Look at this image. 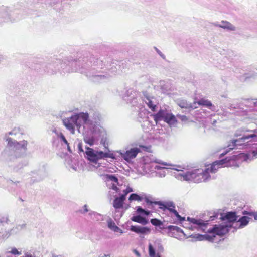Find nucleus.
<instances>
[{
	"label": "nucleus",
	"instance_id": "obj_1",
	"mask_svg": "<svg viewBox=\"0 0 257 257\" xmlns=\"http://www.w3.org/2000/svg\"><path fill=\"white\" fill-rule=\"evenodd\" d=\"M236 163H232L227 158L213 162L210 166L205 170L202 169H195L191 172H184L183 167L180 166L171 165V169L176 170L178 173L175 176L177 178L186 181H191L195 183H199L208 180L211 177V174L216 172L217 170L223 167H229L234 165Z\"/></svg>",
	"mask_w": 257,
	"mask_h": 257
},
{
	"label": "nucleus",
	"instance_id": "obj_2",
	"mask_svg": "<svg viewBox=\"0 0 257 257\" xmlns=\"http://www.w3.org/2000/svg\"><path fill=\"white\" fill-rule=\"evenodd\" d=\"M219 218L224 221L225 224L215 225L212 228L208 229L207 232L212 234V236L209 235H202L195 234L192 236L193 238L197 239L198 240H203L204 239L212 241L213 237L216 235L222 236L227 233L229 229L232 226L233 224L237 220V216L235 212H229L225 215L220 214Z\"/></svg>",
	"mask_w": 257,
	"mask_h": 257
},
{
	"label": "nucleus",
	"instance_id": "obj_3",
	"mask_svg": "<svg viewBox=\"0 0 257 257\" xmlns=\"http://www.w3.org/2000/svg\"><path fill=\"white\" fill-rule=\"evenodd\" d=\"M98 120V118L90 119L88 113H76L69 118L63 119V122L65 127L73 134L75 133V125L79 127L82 124L92 125L97 123Z\"/></svg>",
	"mask_w": 257,
	"mask_h": 257
},
{
	"label": "nucleus",
	"instance_id": "obj_4",
	"mask_svg": "<svg viewBox=\"0 0 257 257\" xmlns=\"http://www.w3.org/2000/svg\"><path fill=\"white\" fill-rule=\"evenodd\" d=\"M252 132H253V134L248 135H244L241 138L232 140L231 143L229 144L228 146V149H226L224 152L220 154V156L222 157L225 155L230 150H233L235 148L239 149H243L244 148V146H246L245 144L249 142V141H250V139H252L254 141H256L257 128L253 131H252Z\"/></svg>",
	"mask_w": 257,
	"mask_h": 257
},
{
	"label": "nucleus",
	"instance_id": "obj_5",
	"mask_svg": "<svg viewBox=\"0 0 257 257\" xmlns=\"http://www.w3.org/2000/svg\"><path fill=\"white\" fill-rule=\"evenodd\" d=\"M85 153L87 156L88 159L94 162H96L98 160L107 158H112L113 154L108 151H98L93 150L89 147H86Z\"/></svg>",
	"mask_w": 257,
	"mask_h": 257
},
{
	"label": "nucleus",
	"instance_id": "obj_6",
	"mask_svg": "<svg viewBox=\"0 0 257 257\" xmlns=\"http://www.w3.org/2000/svg\"><path fill=\"white\" fill-rule=\"evenodd\" d=\"M156 123H157L159 120H163L170 125H174L176 122V118L172 115V113H156L153 115Z\"/></svg>",
	"mask_w": 257,
	"mask_h": 257
},
{
	"label": "nucleus",
	"instance_id": "obj_7",
	"mask_svg": "<svg viewBox=\"0 0 257 257\" xmlns=\"http://www.w3.org/2000/svg\"><path fill=\"white\" fill-rule=\"evenodd\" d=\"M105 178L107 186L109 189H112L116 192L119 191V189L117 186H120V184L116 176L107 174L105 175Z\"/></svg>",
	"mask_w": 257,
	"mask_h": 257
},
{
	"label": "nucleus",
	"instance_id": "obj_8",
	"mask_svg": "<svg viewBox=\"0 0 257 257\" xmlns=\"http://www.w3.org/2000/svg\"><path fill=\"white\" fill-rule=\"evenodd\" d=\"M188 220L192 224L190 227H189L190 229L193 230L194 229L196 228L198 230L200 229L205 231L206 225L207 223H205L203 220L201 219H196L189 217L188 218Z\"/></svg>",
	"mask_w": 257,
	"mask_h": 257
},
{
	"label": "nucleus",
	"instance_id": "obj_9",
	"mask_svg": "<svg viewBox=\"0 0 257 257\" xmlns=\"http://www.w3.org/2000/svg\"><path fill=\"white\" fill-rule=\"evenodd\" d=\"M6 140L8 141V145L11 147H13L14 149L18 150L23 149L25 151L27 149L28 144L27 141L23 140L18 142L16 140H12L9 137H8Z\"/></svg>",
	"mask_w": 257,
	"mask_h": 257
},
{
	"label": "nucleus",
	"instance_id": "obj_10",
	"mask_svg": "<svg viewBox=\"0 0 257 257\" xmlns=\"http://www.w3.org/2000/svg\"><path fill=\"white\" fill-rule=\"evenodd\" d=\"M139 151L140 149L139 148H134L126 151L124 153L121 154V156L124 160L128 161L135 158Z\"/></svg>",
	"mask_w": 257,
	"mask_h": 257
},
{
	"label": "nucleus",
	"instance_id": "obj_11",
	"mask_svg": "<svg viewBox=\"0 0 257 257\" xmlns=\"http://www.w3.org/2000/svg\"><path fill=\"white\" fill-rule=\"evenodd\" d=\"M155 203L160 206V208L163 209H167L170 212H172L175 210V206L173 202L167 201L162 202L160 201L155 202Z\"/></svg>",
	"mask_w": 257,
	"mask_h": 257
},
{
	"label": "nucleus",
	"instance_id": "obj_12",
	"mask_svg": "<svg viewBox=\"0 0 257 257\" xmlns=\"http://www.w3.org/2000/svg\"><path fill=\"white\" fill-rule=\"evenodd\" d=\"M130 230L138 234H146L150 232V229L147 227H142L137 225H132Z\"/></svg>",
	"mask_w": 257,
	"mask_h": 257
},
{
	"label": "nucleus",
	"instance_id": "obj_13",
	"mask_svg": "<svg viewBox=\"0 0 257 257\" xmlns=\"http://www.w3.org/2000/svg\"><path fill=\"white\" fill-rule=\"evenodd\" d=\"M107 223L108 227L112 231L115 232H120V233H123V231L115 225V222L112 220L111 218H109L107 220Z\"/></svg>",
	"mask_w": 257,
	"mask_h": 257
},
{
	"label": "nucleus",
	"instance_id": "obj_14",
	"mask_svg": "<svg viewBox=\"0 0 257 257\" xmlns=\"http://www.w3.org/2000/svg\"><path fill=\"white\" fill-rule=\"evenodd\" d=\"M249 220L250 218L246 216H243L240 217L236 222V226H238L239 228H242L247 225Z\"/></svg>",
	"mask_w": 257,
	"mask_h": 257
},
{
	"label": "nucleus",
	"instance_id": "obj_15",
	"mask_svg": "<svg viewBox=\"0 0 257 257\" xmlns=\"http://www.w3.org/2000/svg\"><path fill=\"white\" fill-rule=\"evenodd\" d=\"M125 200L124 196H120L119 197H116L113 201V207L115 209L121 208L123 204V202Z\"/></svg>",
	"mask_w": 257,
	"mask_h": 257
},
{
	"label": "nucleus",
	"instance_id": "obj_16",
	"mask_svg": "<svg viewBox=\"0 0 257 257\" xmlns=\"http://www.w3.org/2000/svg\"><path fill=\"white\" fill-rule=\"evenodd\" d=\"M133 221L141 224L143 225H145L148 223V221L145 218L140 215L133 216L131 218Z\"/></svg>",
	"mask_w": 257,
	"mask_h": 257
},
{
	"label": "nucleus",
	"instance_id": "obj_17",
	"mask_svg": "<svg viewBox=\"0 0 257 257\" xmlns=\"http://www.w3.org/2000/svg\"><path fill=\"white\" fill-rule=\"evenodd\" d=\"M222 25H219L218 26L219 27L227 29L230 30H235V28L234 26H233L230 23L227 21H222L221 22Z\"/></svg>",
	"mask_w": 257,
	"mask_h": 257
},
{
	"label": "nucleus",
	"instance_id": "obj_18",
	"mask_svg": "<svg viewBox=\"0 0 257 257\" xmlns=\"http://www.w3.org/2000/svg\"><path fill=\"white\" fill-rule=\"evenodd\" d=\"M197 103L199 105L205 106L210 109H211V107L212 106V103L210 101L203 98L200 99Z\"/></svg>",
	"mask_w": 257,
	"mask_h": 257
},
{
	"label": "nucleus",
	"instance_id": "obj_19",
	"mask_svg": "<svg viewBox=\"0 0 257 257\" xmlns=\"http://www.w3.org/2000/svg\"><path fill=\"white\" fill-rule=\"evenodd\" d=\"M25 227V224L18 225L17 226H16L15 227L13 228L11 230V233L9 234H8V235L7 236H5V237H8L11 234H14V233L16 234L20 230L23 229Z\"/></svg>",
	"mask_w": 257,
	"mask_h": 257
},
{
	"label": "nucleus",
	"instance_id": "obj_20",
	"mask_svg": "<svg viewBox=\"0 0 257 257\" xmlns=\"http://www.w3.org/2000/svg\"><path fill=\"white\" fill-rule=\"evenodd\" d=\"M9 135H17L18 134H23L24 130L19 127L14 128L11 131L9 132Z\"/></svg>",
	"mask_w": 257,
	"mask_h": 257
},
{
	"label": "nucleus",
	"instance_id": "obj_21",
	"mask_svg": "<svg viewBox=\"0 0 257 257\" xmlns=\"http://www.w3.org/2000/svg\"><path fill=\"white\" fill-rule=\"evenodd\" d=\"M143 199V196H141L137 194L136 193H133L130 195L128 200L130 201H141Z\"/></svg>",
	"mask_w": 257,
	"mask_h": 257
},
{
	"label": "nucleus",
	"instance_id": "obj_22",
	"mask_svg": "<svg viewBox=\"0 0 257 257\" xmlns=\"http://www.w3.org/2000/svg\"><path fill=\"white\" fill-rule=\"evenodd\" d=\"M149 254L150 257H161L158 254H156L155 250L151 243L149 244Z\"/></svg>",
	"mask_w": 257,
	"mask_h": 257
},
{
	"label": "nucleus",
	"instance_id": "obj_23",
	"mask_svg": "<svg viewBox=\"0 0 257 257\" xmlns=\"http://www.w3.org/2000/svg\"><path fill=\"white\" fill-rule=\"evenodd\" d=\"M242 214L243 215H247L253 217L255 220L257 221V211H243L242 212Z\"/></svg>",
	"mask_w": 257,
	"mask_h": 257
},
{
	"label": "nucleus",
	"instance_id": "obj_24",
	"mask_svg": "<svg viewBox=\"0 0 257 257\" xmlns=\"http://www.w3.org/2000/svg\"><path fill=\"white\" fill-rule=\"evenodd\" d=\"M84 142L89 144L90 146H92L94 143V139L93 137H86L84 139Z\"/></svg>",
	"mask_w": 257,
	"mask_h": 257
},
{
	"label": "nucleus",
	"instance_id": "obj_25",
	"mask_svg": "<svg viewBox=\"0 0 257 257\" xmlns=\"http://www.w3.org/2000/svg\"><path fill=\"white\" fill-rule=\"evenodd\" d=\"M148 101L147 102V106L151 109L152 111H155L156 105L152 100L148 99Z\"/></svg>",
	"mask_w": 257,
	"mask_h": 257
},
{
	"label": "nucleus",
	"instance_id": "obj_26",
	"mask_svg": "<svg viewBox=\"0 0 257 257\" xmlns=\"http://www.w3.org/2000/svg\"><path fill=\"white\" fill-rule=\"evenodd\" d=\"M151 223L154 226H159L162 225V222L157 219H152L151 220Z\"/></svg>",
	"mask_w": 257,
	"mask_h": 257
},
{
	"label": "nucleus",
	"instance_id": "obj_27",
	"mask_svg": "<svg viewBox=\"0 0 257 257\" xmlns=\"http://www.w3.org/2000/svg\"><path fill=\"white\" fill-rule=\"evenodd\" d=\"M9 221V219L8 215L0 216V223H8Z\"/></svg>",
	"mask_w": 257,
	"mask_h": 257
},
{
	"label": "nucleus",
	"instance_id": "obj_28",
	"mask_svg": "<svg viewBox=\"0 0 257 257\" xmlns=\"http://www.w3.org/2000/svg\"><path fill=\"white\" fill-rule=\"evenodd\" d=\"M172 213H173L174 215L177 218V219L180 221H184L185 220V218L182 217L175 209L173 210Z\"/></svg>",
	"mask_w": 257,
	"mask_h": 257
},
{
	"label": "nucleus",
	"instance_id": "obj_29",
	"mask_svg": "<svg viewBox=\"0 0 257 257\" xmlns=\"http://www.w3.org/2000/svg\"><path fill=\"white\" fill-rule=\"evenodd\" d=\"M133 191L132 188H131L130 187H128H128L126 188V189L123 191L124 194H123L121 195V196H124V198H125H125H126V195H127L128 193H130V192H133Z\"/></svg>",
	"mask_w": 257,
	"mask_h": 257
},
{
	"label": "nucleus",
	"instance_id": "obj_30",
	"mask_svg": "<svg viewBox=\"0 0 257 257\" xmlns=\"http://www.w3.org/2000/svg\"><path fill=\"white\" fill-rule=\"evenodd\" d=\"M59 136L60 138V139L63 141V142L66 145H67V146H68V142L67 141V140L66 139V138H65V136L63 135V134L62 133H60Z\"/></svg>",
	"mask_w": 257,
	"mask_h": 257
},
{
	"label": "nucleus",
	"instance_id": "obj_31",
	"mask_svg": "<svg viewBox=\"0 0 257 257\" xmlns=\"http://www.w3.org/2000/svg\"><path fill=\"white\" fill-rule=\"evenodd\" d=\"M10 252L14 255H20L21 254V252L19 251L16 248H13Z\"/></svg>",
	"mask_w": 257,
	"mask_h": 257
},
{
	"label": "nucleus",
	"instance_id": "obj_32",
	"mask_svg": "<svg viewBox=\"0 0 257 257\" xmlns=\"http://www.w3.org/2000/svg\"><path fill=\"white\" fill-rule=\"evenodd\" d=\"M246 156L243 153H240L238 155V157H235V156H232V158H233V159H238V158H244V160H245V158H246Z\"/></svg>",
	"mask_w": 257,
	"mask_h": 257
},
{
	"label": "nucleus",
	"instance_id": "obj_33",
	"mask_svg": "<svg viewBox=\"0 0 257 257\" xmlns=\"http://www.w3.org/2000/svg\"><path fill=\"white\" fill-rule=\"evenodd\" d=\"M145 202L147 203V204H148V205H153V204H155V205H156V204L155 203V202L156 201L153 202V201H152L150 200H149L148 198H147V197H145Z\"/></svg>",
	"mask_w": 257,
	"mask_h": 257
},
{
	"label": "nucleus",
	"instance_id": "obj_34",
	"mask_svg": "<svg viewBox=\"0 0 257 257\" xmlns=\"http://www.w3.org/2000/svg\"><path fill=\"white\" fill-rule=\"evenodd\" d=\"M137 212L138 213H142L144 214V212H145V210L143 209L142 207L138 206L137 207Z\"/></svg>",
	"mask_w": 257,
	"mask_h": 257
},
{
	"label": "nucleus",
	"instance_id": "obj_35",
	"mask_svg": "<svg viewBox=\"0 0 257 257\" xmlns=\"http://www.w3.org/2000/svg\"><path fill=\"white\" fill-rule=\"evenodd\" d=\"M106 139H102L101 141V144H103V146L105 147V148H106L107 150H108V148H107V143H106Z\"/></svg>",
	"mask_w": 257,
	"mask_h": 257
},
{
	"label": "nucleus",
	"instance_id": "obj_36",
	"mask_svg": "<svg viewBox=\"0 0 257 257\" xmlns=\"http://www.w3.org/2000/svg\"><path fill=\"white\" fill-rule=\"evenodd\" d=\"M177 117L179 118L182 121H185L187 120V117L184 115H178Z\"/></svg>",
	"mask_w": 257,
	"mask_h": 257
},
{
	"label": "nucleus",
	"instance_id": "obj_37",
	"mask_svg": "<svg viewBox=\"0 0 257 257\" xmlns=\"http://www.w3.org/2000/svg\"><path fill=\"white\" fill-rule=\"evenodd\" d=\"M155 162L156 163H158L159 164H161V165H164V166L168 165V164L166 163L163 162H162V161H161V160H155Z\"/></svg>",
	"mask_w": 257,
	"mask_h": 257
},
{
	"label": "nucleus",
	"instance_id": "obj_38",
	"mask_svg": "<svg viewBox=\"0 0 257 257\" xmlns=\"http://www.w3.org/2000/svg\"><path fill=\"white\" fill-rule=\"evenodd\" d=\"M158 251L160 252L163 251V247L160 243H158Z\"/></svg>",
	"mask_w": 257,
	"mask_h": 257
},
{
	"label": "nucleus",
	"instance_id": "obj_39",
	"mask_svg": "<svg viewBox=\"0 0 257 257\" xmlns=\"http://www.w3.org/2000/svg\"><path fill=\"white\" fill-rule=\"evenodd\" d=\"M219 214L218 213H214L213 216H210V218L212 220H214L215 218H218Z\"/></svg>",
	"mask_w": 257,
	"mask_h": 257
},
{
	"label": "nucleus",
	"instance_id": "obj_40",
	"mask_svg": "<svg viewBox=\"0 0 257 257\" xmlns=\"http://www.w3.org/2000/svg\"><path fill=\"white\" fill-rule=\"evenodd\" d=\"M78 149H79V151H80V152H84L83 149H82V144L81 143H79L78 145Z\"/></svg>",
	"mask_w": 257,
	"mask_h": 257
},
{
	"label": "nucleus",
	"instance_id": "obj_41",
	"mask_svg": "<svg viewBox=\"0 0 257 257\" xmlns=\"http://www.w3.org/2000/svg\"><path fill=\"white\" fill-rule=\"evenodd\" d=\"M174 228H175V230L177 231V232H181L182 233H183V231H182V230L181 229H180V228L178 227H174Z\"/></svg>",
	"mask_w": 257,
	"mask_h": 257
},
{
	"label": "nucleus",
	"instance_id": "obj_42",
	"mask_svg": "<svg viewBox=\"0 0 257 257\" xmlns=\"http://www.w3.org/2000/svg\"><path fill=\"white\" fill-rule=\"evenodd\" d=\"M154 168L156 169H160L161 168H164V167H162L159 165H155L154 166Z\"/></svg>",
	"mask_w": 257,
	"mask_h": 257
},
{
	"label": "nucleus",
	"instance_id": "obj_43",
	"mask_svg": "<svg viewBox=\"0 0 257 257\" xmlns=\"http://www.w3.org/2000/svg\"><path fill=\"white\" fill-rule=\"evenodd\" d=\"M134 252L135 253V254L138 256V257H140V253L136 250H134Z\"/></svg>",
	"mask_w": 257,
	"mask_h": 257
},
{
	"label": "nucleus",
	"instance_id": "obj_44",
	"mask_svg": "<svg viewBox=\"0 0 257 257\" xmlns=\"http://www.w3.org/2000/svg\"><path fill=\"white\" fill-rule=\"evenodd\" d=\"M217 122V120L215 119H213L212 120V118H211V122L212 123V124H214L215 123Z\"/></svg>",
	"mask_w": 257,
	"mask_h": 257
},
{
	"label": "nucleus",
	"instance_id": "obj_45",
	"mask_svg": "<svg viewBox=\"0 0 257 257\" xmlns=\"http://www.w3.org/2000/svg\"><path fill=\"white\" fill-rule=\"evenodd\" d=\"M84 213H85V212H87L88 211V209L87 208V205H85L84 206Z\"/></svg>",
	"mask_w": 257,
	"mask_h": 257
},
{
	"label": "nucleus",
	"instance_id": "obj_46",
	"mask_svg": "<svg viewBox=\"0 0 257 257\" xmlns=\"http://www.w3.org/2000/svg\"><path fill=\"white\" fill-rule=\"evenodd\" d=\"M144 214L145 215H146V216H148V215H149V214H150V212H149V211H146V210H145V212H144Z\"/></svg>",
	"mask_w": 257,
	"mask_h": 257
},
{
	"label": "nucleus",
	"instance_id": "obj_47",
	"mask_svg": "<svg viewBox=\"0 0 257 257\" xmlns=\"http://www.w3.org/2000/svg\"><path fill=\"white\" fill-rule=\"evenodd\" d=\"M67 149H68V151L69 152H70V153H71V152H72V151H71V149H70V146H69V145H68V146H67Z\"/></svg>",
	"mask_w": 257,
	"mask_h": 257
},
{
	"label": "nucleus",
	"instance_id": "obj_48",
	"mask_svg": "<svg viewBox=\"0 0 257 257\" xmlns=\"http://www.w3.org/2000/svg\"><path fill=\"white\" fill-rule=\"evenodd\" d=\"M218 115H219V113H215V114L213 115V117H216V116H218Z\"/></svg>",
	"mask_w": 257,
	"mask_h": 257
},
{
	"label": "nucleus",
	"instance_id": "obj_49",
	"mask_svg": "<svg viewBox=\"0 0 257 257\" xmlns=\"http://www.w3.org/2000/svg\"><path fill=\"white\" fill-rule=\"evenodd\" d=\"M93 214H94V215H97V216H100V215H99L98 214H97L96 213H93Z\"/></svg>",
	"mask_w": 257,
	"mask_h": 257
},
{
	"label": "nucleus",
	"instance_id": "obj_50",
	"mask_svg": "<svg viewBox=\"0 0 257 257\" xmlns=\"http://www.w3.org/2000/svg\"><path fill=\"white\" fill-rule=\"evenodd\" d=\"M104 257L109 256V255H106V254H104Z\"/></svg>",
	"mask_w": 257,
	"mask_h": 257
},
{
	"label": "nucleus",
	"instance_id": "obj_51",
	"mask_svg": "<svg viewBox=\"0 0 257 257\" xmlns=\"http://www.w3.org/2000/svg\"><path fill=\"white\" fill-rule=\"evenodd\" d=\"M52 257H57V256H56V255H53L52 256Z\"/></svg>",
	"mask_w": 257,
	"mask_h": 257
},
{
	"label": "nucleus",
	"instance_id": "obj_52",
	"mask_svg": "<svg viewBox=\"0 0 257 257\" xmlns=\"http://www.w3.org/2000/svg\"><path fill=\"white\" fill-rule=\"evenodd\" d=\"M158 112L161 113V112H162V111L160 110Z\"/></svg>",
	"mask_w": 257,
	"mask_h": 257
}]
</instances>
